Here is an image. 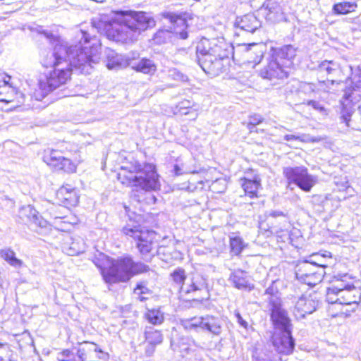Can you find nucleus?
Instances as JSON below:
<instances>
[{"instance_id":"1","label":"nucleus","mask_w":361,"mask_h":361,"mask_svg":"<svg viewBox=\"0 0 361 361\" xmlns=\"http://www.w3.org/2000/svg\"><path fill=\"white\" fill-rule=\"evenodd\" d=\"M88 35L80 30L77 34L78 43L69 47L51 34L46 35L54 44L53 51L49 52L42 61L44 66L54 68L47 78L49 90L65 84L70 78L72 68L80 73L90 74L99 62L100 44L95 39L89 40Z\"/></svg>"},{"instance_id":"2","label":"nucleus","mask_w":361,"mask_h":361,"mask_svg":"<svg viewBox=\"0 0 361 361\" xmlns=\"http://www.w3.org/2000/svg\"><path fill=\"white\" fill-rule=\"evenodd\" d=\"M154 18L143 11H119L105 25L109 39L122 43L137 41L140 34L155 26Z\"/></svg>"},{"instance_id":"3","label":"nucleus","mask_w":361,"mask_h":361,"mask_svg":"<svg viewBox=\"0 0 361 361\" xmlns=\"http://www.w3.org/2000/svg\"><path fill=\"white\" fill-rule=\"evenodd\" d=\"M94 263L100 269L104 281L110 284L126 282L133 275L147 272L149 269V267L143 263L134 262L129 256L113 259L104 254H99Z\"/></svg>"},{"instance_id":"4","label":"nucleus","mask_w":361,"mask_h":361,"mask_svg":"<svg viewBox=\"0 0 361 361\" xmlns=\"http://www.w3.org/2000/svg\"><path fill=\"white\" fill-rule=\"evenodd\" d=\"M232 48L224 38L208 39L204 38L197 46L198 63L209 74H214L221 66V61L227 58Z\"/></svg>"},{"instance_id":"5","label":"nucleus","mask_w":361,"mask_h":361,"mask_svg":"<svg viewBox=\"0 0 361 361\" xmlns=\"http://www.w3.org/2000/svg\"><path fill=\"white\" fill-rule=\"evenodd\" d=\"M361 300V291L354 286H345L343 283L332 284L327 288L326 301L331 304L343 305L342 312L346 316L355 312Z\"/></svg>"},{"instance_id":"6","label":"nucleus","mask_w":361,"mask_h":361,"mask_svg":"<svg viewBox=\"0 0 361 361\" xmlns=\"http://www.w3.org/2000/svg\"><path fill=\"white\" fill-rule=\"evenodd\" d=\"M264 296V300L269 303L274 328L280 332H291L290 319L286 311L281 307L280 293L274 283L266 289Z\"/></svg>"},{"instance_id":"7","label":"nucleus","mask_w":361,"mask_h":361,"mask_svg":"<svg viewBox=\"0 0 361 361\" xmlns=\"http://www.w3.org/2000/svg\"><path fill=\"white\" fill-rule=\"evenodd\" d=\"M134 171L137 174L131 178L133 186L144 191L159 189V175L154 164H145L143 166L137 164L135 166Z\"/></svg>"},{"instance_id":"8","label":"nucleus","mask_w":361,"mask_h":361,"mask_svg":"<svg viewBox=\"0 0 361 361\" xmlns=\"http://www.w3.org/2000/svg\"><path fill=\"white\" fill-rule=\"evenodd\" d=\"M283 173L289 183H295L305 192H310L317 182V178L310 174L307 169L303 166L286 167L283 170Z\"/></svg>"},{"instance_id":"9","label":"nucleus","mask_w":361,"mask_h":361,"mask_svg":"<svg viewBox=\"0 0 361 361\" xmlns=\"http://www.w3.org/2000/svg\"><path fill=\"white\" fill-rule=\"evenodd\" d=\"M180 324L185 330L188 331H197L198 329H201L215 335H219L221 332V326L219 319L210 315L183 319L181 320Z\"/></svg>"},{"instance_id":"10","label":"nucleus","mask_w":361,"mask_h":361,"mask_svg":"<svg viewBox=\"0 0 361 361\" xmlns=\"http://www.w3.org/2000/svg\"><path fill=\"white\" fill-rule=\"evenodd\" d=\"M123 232L137 241V247L142 254H147L151 251L156 237L154 231L136 226H126L123 228Z\"/></svg>"},{"instance_id":"11","label":"nucleus","mask_w":361,"mask_h":361,"mask_svg":"<svg viewBox=\"0 0 361 361\" xmlns=\"http://www.w3.org/2000/svg\"><path fill=\"white\" fill-rule=\"evenodd\" d=\"M259 74L264 79L272 80L287 78L288 71L280 63V61L271 55Z\"/></svg>"},{"instance_id":"12","label":"nucleus","mask_w":361,"mask_h":361,"mask_svg":"<svg viewBox=\"0 0 361 361\" xmlns=\"http://www.w3.org/2000/svg\"><path fill=\"white\" fill-rule=\"evenodd\" d=\"M361 100L360 92H345L341 100L342 110L341 118L345 123L346 126L350 127V116L353 113V106Z\"/></svg>"},{"instance_id":"13","label":"nucleus","mask_w":361,"mask_h":361,"mask_svg":"<svg viewBox=\"0 0 361 361\" xmlns=\"http://www.w3.org/2000/svg\"><path fill=\"white\" fill-rule=\"evenodd\" d=\"M264 48V46L262 44H239L235 48V51H243V56L246 62L257 64L263 56Z\"/></svg>"},{"instance_id":"14","label":"nucleus","mask_w":361,"mask_h":361,"mask_svg":"<svg viewBox=\"0 0 361 361\" xmlns=\"http://www.w3.org/2000/svg\"><path fill=\"white\" fill-rule=\"evenodd\" d=\"M47 163L56 170H62L67 173H73L76 165L69 159L59 154L57 150H51L49 157H46Z\"/></svg>"},{"instance_id":"15","label":"nucleus","mask_w":361,"mask_h":361,"mask_svg":"<svg viewBox=\"0 0 361 361\" xmlns=\"http://www.w3.org/2000/svg\"><path fill=\"white\" fill-rule=\"evenodd\" d=\"M272 342L276 351L280 354H290L295 346L291 332L276 333L273 336Z\"/></svg>"},{"instance_id":"16","label":"nucleus","mask_w":361,"mask_h":361,"mask_svg":"<svg viewBox=\"0 0 361 361\" xmlns=\"http://www.w3.org/2000/svg\"><path fill=\"white\" fill-rule=\"evenodd\" d=\"M318 301L314 300L311 296L301 297L296 302L293 314L297 319H303L306 314H312L316 310Z\"/></svg>"},{"instance_id":"17","label":"nucleus","mask_w":361,"mask_h":361,"mask_svg":"<svg viewBox=\"0 0 361 361\" xmlns=\"http://www.w3.org/2000/svg\"><path fill=\"white\" fill-rule=\"evenodd\" d=\"M166 18L170 20L171 24L170 30L174 35L183 39L188 38V32L186 31L188 25L185 18L175 13H167Z\"/></svg>"},{"instance_id":"18","label":"nucleus","mask_w":361,"mask_h":361,"mask_svg":"<svg viewBox=\"0 0 361 361\" xmlns=\"http://www.w3.org/2000/svg\"><path fill=\"white\" fill-rule=\"evenodd\" d=\"M287 70L292 65V59L296 55V49L291 45L273 50L271 54Z\"/></svg>"},{"instance_id":"19","label":"nucleus","mask_w":361,"mask_h":361,"mask_svg":"<svg viewBox=\"0 0 361 361\" xmlns=\"http://www.w3.org/2000/svg\"><path fill=\"white\" fill-rule=\"evenodd\" d=\"M235 25L241 30L253 33L261 27V22L253 14L237 18Z\"/></svg>"},{"instance_id":"20","label":"nucleus","mask_w":361,"mask_h":361,"mask_svg":"<svg viewBox=\"0 0 361 361\" xmlns=\"http://www.w3.org/2000/svg\"><path fill=\"white\" fill-rule=\"evenodd\" d=\"M57 198L66 206H75L79 197L75 189L71 185L62 186L56 192Z\"/></svg>"},{"instance_id":"21","label":"nucleus","mask_w":361,"mask_h":361,"mask_svg":"<svg viewBox=\"0 0 361 361\" xmlns=\"http://www.w3.org/2000/svg\"><path fill=\"white\" fill-rule=\"evenodd\" d=\"M205 288L204 279L201 276L196 274L188 277L185 282L180 286V293L189 294L198 290H202Z\"/></svg>"},{"instance_id":"22","label":"nucleus","mask_w":361,"mask_h":361,"mask_svg":"<svg viewBox=\"0 0 361 361\" xmlns=\"http://www.w3.org/2000/svg\"><path fill=\"white\" fill-rule=\"evenodd\" d=\"M106 56V66L109 70L119 69L130 65V60L129 59L125 58L123 56L118 54L112 50L108 51Z\"/></svg>"},{"instance_id":"23","label":"nucleus","mask_w":361,"mask_h":361,"mask_svg":"<svg viewBox=\"0 0 361 361\" xmlns=\"http://www.w3.org/2000/svg\"><path fill=\"white\" fill-rule=\"evenodd\" d=\"M174 173L176 176H180L188 173H199L203 169L197 165L196 161L193 158H190L180 165L176 164L173 168Z\"/></svg>"},{"instance_id":"24","label":"nucleus","mask_w":361,"mask_h":361,"mask_svg":"<svg viewBox=\"0 0 361 361\" xmlns=\"http://www.w3.org/2000/svg\"><path fill=\"white\" fill-rule=\"evenodd\" d=\"M264 6L265 7V16L267 20L276 23L284 18V13L278 3L269 1Z\"/></svg>"},{"instance_id":"25","label":"nucleus","mask_w":361,"mask_h":361,"mask_svg":"<svg viewBox=\"0 0 361 361\" xmlns=\"http://www.w3.org/2000/svg\"><path fill=\"white\" fill-rule=\"evenodd\" d=\"M242 187L246 195L250 197H257V192L261 186V179L259 176L255 175L253 178H242Z\"/></svg>"},{"instance_id":"26","label":"nucleus","mask_w":361,"mask_h":361,"mask_svg":"<svg viewBox=\"0 0 361 361\" xmlns=\"http://www.w3.org/2000/svg\"><path fill=\"white\" fill-rule=\"evenodd\" d=\"M133 69L144 74H154L157 71V66L153 61L147 59H142L137 62L130 60V65Z\"/></svg>"},{"instance_id":"27","label":"nucleus","mask_w":361,"mask_h":361,"mask_svg":"<svg viewBox=\"0 0 361 361\" xmlns=\"http://www.w3.org/2000/svg\"><path fill=\"white\" fill-rule=\"evenodd\" d=\"M229 280L233 286L238 289L249 288L250 284L247 279V274L245 271L238 269L233 271L230 276Z\"/></svg>"},{"instance_id":"28","label":"nucleus","mask_w":361,"mask_h":361,"mask_svg":"<svg viewBox=\"0 0 361 361\" xmlns=\"http://www.w3.org/2000/svg\"><path fill=\"white\" fill-rule=\"evenodd\" d=\"M331 258V252H325L324 254L313 253L306 259L313 265L317 267V270H323L324 268L328 267L327 262Z\"/></svg>"},{"instance_id":"29","label":"nucleus","mask_w":361,"mask_h":361,"mask_svg":"<svg viewBox=\"0 0 361 361\" xmlns=\"http://www.w3.org/2000/svg\"><path fill=\"white\" fill-rule=\"evenodd\" d=\"M317 267L310 263L307 259L299 262L295 268V276L296 278H302V276H307V275H311L314 272H318Z\"/></svg>"},{"instance_id":"30","label":"nucleus","mask_w":361,"mask_h":361,"mask_svg":"<svg viewBox=\"0 0 361 361\" xmlns=\"http://www.w3.org/2000/svg\"><path fill=\"white\" fill-rule=\"evenodd\" d=\"M0 256L7 263L15 268H20L23 265L21 259L16 257L14 251L10 248H5L0 250Z\"/></svg>"},{"instance_id":"31","label":"nucleus","mask_w":361,"mask_h":361,"mask_svg":"<svg viewBox=\"0 0 361 361\" xmlns=\"http://www.w3.org/2000/svg\"><path fill=\"white\" fill-rule=\"evenodd\" d=\"M144 317L153 325H160L164 321V314L159 309H147Z\"/></svg>"},{"instance_id":"32","label":"nucleus","mask_w":361,"mask_h":361,"mask_svg":"<svg viewBox=\"0 0 361 361\" xmlns=\"http://www.w3.org/2000/svg\"><path fill=\"white\" fill-rule=\"evenodd\" d=\"M23 212L25 214H28V218L32 224L36 226L41 228L46 227L47 221L44 220L41 216H39L37 212L30 206H27L23 209Z\"/></svg>"},{"instance_id":"33","label":"nucleus","mask_w":361,"mask_h":361,"mask_svg":"<svg viewBox=\"0 0 361 361\" xmlns=\"http://www.w3.org/2000/svg\"><path fill=\"white\" fill-rule=\"evenodd\" d=\"M68 248L66 251L68 255H76L85 251V244L84 240L80 237H75L72 239Z\"/></svg>"},{"instance_id":"34","label":"nucleus","mask_w":361,"mask_h":361,"mask_svg":"<svg viewBox=\"0 0 361 361\" xmlns=\"http://www.w3.org/2000/svg\"><path fill=\"white\" fill-rule=\"evenodd\" d=\"M145 340L148 343L159 345L163 341V335L159 330L147 327L145 331Z\"/></svg>"},{"instance_id":"35","label":"nucleus","mask_w":361,"mask_h":361,"mask_svg":"<svg viewBox=\"0 0 361 361\" xmlns=\"http://www.w3.org/2000/svg\"><path fill=\"white\" fill-rule=\"evenodd\" d=\"M324 273V270H319L318 272H314V274H311V275L297 278V279L310 286H314L322 281Z\"/></svg>"},{"instance_id":"36","label":"nucleus","mask_w":361,"mask_h":361,"mask_svg":"<svg viewBox=\"0 0 361 361\" xmlns=\"http://www.w3.org/2000/svg\"><path fill=\"white\" fill-rule=\"evenodd\" d=\"M356 8V3L344 1L334 4L333 11L336 14H347L354 11Z\"/></svg>"},{"instance_id":"37","label":"nucleus","mask_w":361,"mask_h":361,"mask_svg":"<svg viewBox=\"0 0 361 361\" xmlns=\"http://www.w3.org/2000/svg\"><path fill=\"white\" fill-rule=\"evenodd\" d=\"M284 140L286 141L298 140L302 142H318L323 139L321 137H312L310 135L302 134L300 135H286Z\"/></svg>"},{"instance_id":"38","label":"nucleus","mask_w":361,"mask_h":361,"mask_svg":"<svg viewBox=\"0 0 361 361\" xmlns=\"http://www.w3.org/2000/svg\"><path fill=\"white\" fill-rule=\"evenodd\" d=\"M338 71V65L332 61H324L320 63L318 68V73L323 75L325 73L327 75L332 74Z\"/></svg>"},{"instance_id":"39","label":"nucleus","mask_w":361,"mask_h":361,"mask_svg":"<svg viewBox=\"0 0 361 361\" xmlns=\"http://www.w3.org/2000/svg\"><path fill=\"white\" fill-rule=\"evenodd\" d=\"M230 247L231 252L238 255L245 247V244L241 238L235 236L230 238Z\"/></svg>"},{"instance_id":"40","label":"nucleus","mask_w":361,"mask_h":361,"mask_svg":"<svg viewBox=\"0 0 361 361\" xmlns=\"http://www.w3.org/2000/svg\"><path fill=\"white\" fill-rule=\"evenodd\" d=\"M172 33L171 30H160L154 34L153 40L156 44L166 43L171 39Z\"/></svg>"},{"instance_id":"41","label":"nucleus","mask_w":361,"mask_h":361,"mask_svg":"<svg viewBox=\"0 0 361 361\" xmlns=\"http://www.w3.org/2000/svg\"><path fill=\"white\" fill-rule=\"evenodd\" d=\"M173 281L178 286L179 288L180 289L181 285L185 282L188 277L185 276V271L182 269H176L171 274Z\"/></svg>"},{"instance_id":"42","label":"nucleus","mask_w":361,"mask_h":361,"mask_svg":"<svg viewBox=\"0 0 361 361\" xmlns=\"http://www.w3.org/2000/svg\"><path fill=\"white\" fill-rule=\"evenodd\" d=\"M0 88L16 89L17 87L11 81L10 75L0 73Z\"/></svg>"},{"instance_id":"43","label":"nucleus","mask_w":361,"mask_h":361,"mask_svg":"<svg viewBox=\"0 0 361 361\" xmlns=\"http://www.w3.org/2000/svg\"><path fill=\"white\" fill-rule=\"evenodd\" d=\"M307 104L312 106L315 110H317L324 116H326L328 114L327 110L318 102L310 100L308 101Z\"/></svg>"},{"instance_id":"44","label":"nucleus","mask_w":361,"mask_h":361,"mask_svg":"<svg viewBox=\"0 0 361 361\" xmlns=\"http://www.w3.org/2000/svg\"><path fill=\"white\" fill-rule=\"evenodd\" d=\"M170 76L175 80L185 82L187 81L188 78L180 71L173 69L170 71Z\"/></svg>"},{"instance_id":"45","label":"nucleus","mask_w":361,"mask_h":361,"mask_svg":"<svg viewBox=\"0 0 361 361\" xmlns=\"http://www.w3.org/2000/svg\"><path fill=\"white\" fill-rule=\"evenodd\" d=\"M263 118L259 114H253L250 117V121L248 123V127L251 130V126L254 127L256 125L262 123Z\"/></svg>"},{"instance_id":"46","label":"nucleus","mask_w":361,"mask_h":361,"mask_svg":"<svg viewBox=\"0 0 361 361\" xmlns=\"http://www.w3.org/2000/svg\"><path fill=\"white\" fill-rule=\"evenodd\" d=\"M359 74H355L352 78V82L354 84V86L352 87V90H355V89H361V70L359 69Z\"/></svg>"},{"instance_id":"47","label":"nucleus","mask_w":361,"mask_h":361,"mask_svg":"<svg viewBox=\"0 0 361 361\" xmlns=\"http://www.w3.org/2000/svg\"><path fill=\"white\" fill-rule=\"evenodd\" d=\"M72 355L69 350H65L58 355L57 359L59 361H69Z\"/></svg>"},{"instance_id":"48","label":"nucleus","mask_w":361,"mask_h":361,"mask_svg":"<svg viewBox=\"0 0 361 361\" xmlns=\"http://www.w3.org/2000/svg\"><path fill=\"white\" fill-rule=\"evenodd\" d=\"M180 352L183 356L191 354L193 352V349L190 345H188L185 343H182L180 346Z\"/></svg>"},{"instance_id":"49","label":"nucleus","mask_w":361,"mask_h":361,"mask_svg":"<svg viewBox=\"0 0 361 361\" xmlns=\"http://www.w3.org/2000/svg\"><path fill=\"white\" fill-rule=\"evenodd\" d=\"M48 96V92H34L33 97L36 100L41 101Z\"/></svg>"},{"instance_id":"50","label":"nucleus","mask_w":361,"mask_h":361,"mask_svg":"<svg viewBox=\"0 0 361 361\" xmlns=\"http://www.w3.org/2000/svg\"><path fill=\"white\" fill-rule=\"evenodd\" d=\"M71 145L67 142L62 143L60 146H59L58 149H56L55 150L58 151V154H60V153L65 154L66 151H68V147H70Z\"/></svg>"},{"instance_id":"51","label":"nucleus","mask_w":361,"mask_h":361,"mask_svg":"<svg viewBox=\"0 0 361 361\" xmlns=\"http://www.w3.org/2000/svg\"><path fill=\"white\" fill-rule=\"evenodd\" d=\"M157 345L148 343L145 349V353L147 356H151L153 355L155 350V347Z\"/></svg>"},{"instance_id":"52","label":"nucleus","mask_w":361,"mask_h":361,"mask_svg":"<svg viewBox=\"0 0 361 361\" xmlns=\"http://www.w3.org/2000/svg\"><path fill=\"white\" fill-rule=\"evenodd\" d=\"M268 216L271 217L286 216L285 214L279 210L270 211L268 214Z\"/></svg>"},{"instance_id":"53","label":"nucleus","mask_w":361,"mask_h":361,"mask_svg":"<svg viewBox=\"0 0 361 361\" xmlns=\"http://www.w3.org/2000/svg\"><path fill=\"white\" fill-rule=\"evenodd\" d=\"M145 290H147V288H145L142 284H137L136 288L134 290V292L135 294L142 295L145 293Z\"/></svg>"},{"instance_id":"54","label":"nucleus","mask_w":361,"mask_h":361,"mask_svg":"<svg viewBox=\"0 0 361 361\" xmlns=\"http://www.w3.org/2000/svg\"><path fill=\"white\" fill-rule=\"evenodd\" d=\"M235 317H237L238 322L240 324V325L244 328H247V323L243 319L239 312L235 313Z\"/></svg>"},{"instance_id":"55","label":"nucleus","mask_w":361,"mask_h":361,"mask_svg":"<svg viewBox=\"0 0 361 361\" xmlns=\"http://www.w3.org/2000/svg\"><path fill=\"white\" fill-rule=\"evenodd\" d=\"M336 82L335 80H329V79H328L326 81H319L318 82H319V84L320 85H319V86H318L317 87H318V88H322V84H324V85H326V86L327 87H330L329 85L331 84V85H333L334 84V82Z\"/></svg>"},{"instance_id":"56","label":"nucleus","mask_w":361,"mask_h":361,"mask_svg":"<svg viewBox=\"0 0 361 361\" xmlns=\"http://www.w3.org/2000/svg\"><path fill=\"white\" fill-rule=\"evenodd\" d=\"M8 349V345L6 343H0V354L6 351ZM2 361V360H0Z\"/></svg>"},{"instance_id":"57","label":"nucleus","mask_w":361,"mask_h":361,"mask_svg":"<svg viewBox=\"0 0 361 361\" xmlns=\"http://www.w3.org/2000/svg\"><path fill=\"white\" fill-rule=\"evenodd\" d=\"M189 104H190V102L187 101V102H181L180 104V109H187L189 107Z\"/></svg>"},{"instance_id":"58","label":"nucleus","mask_w":361,"mask_h":361,"mask_svg":"<svg viewBox=\"0 0 361 361\" xmlns=\"http://www.w3.org/2000/svg\"><path fill=\"white\" fill-rule=\"evenodd\" d=\"M254 361H267V360L264 358L257 357L254 359Z\"/></svg>"},{"instance_id":"59","label":"nucleus","mask_w":361,"mask_h":361,"mask_svg":"<svg viewBox=\"0 0 361 361\" xmlns=\"http://www.w3.org/2000/svg\"><path fill=\"white\" fill-rule=\"evenodd\" d=\"M307 85L309 86L308 87H305V85L304 86H301L302 88H309V89H311L313 90V87H312V84H307Z\"/></svg>"},{"instance_id":"60","label":"nucleus","mask_w":361,"mask_h":361,"mask_svg":"<svg viewBox=\"0 0 361 361\" xmlns=\"http://www.w3.org/2000/svg\"><path fill=\"white\" fill-rule=\"evenodd\" d=\"M139 299H140V300L143 301V300H145L146 298H145V297H143V296L140 295V296L139 297Z\"/></svg>"},{"instance_id":"61","label":"nucleus","mask_w":361,"mask_h":361,"mask_svg":"<svg viewBox=\"0 0 361 361\" xmlns=\"http://www.w3.org/2000/svg\"><path fill=\"white\" fill-rule=\"evenodd\" d=\"M197 117V114L195 113L194 114V117L192 118V119L195 120V119H196Z\"/></svg>"},{"instance_id":"62","label":"nucleus","mask_w":361,"mask_h":361,"mask_svg":"<svg viewBox=\"0 0 361 361\" xmlns=\"http://www.w3.org/2000/svg\"><path fill=\"white\" fill-rule=\"evenodd\" d=\"M42 90H45V87H41Z\"/></svg>"},{"instance_id":"63","label":"nucleus","mask_w":361,"mask_h":361,"mask_svg":"<svg viewBox=\"0 0 361 361\" xmlns=\"http://www.w3.org/2000/svg\"><path fill=\"white\" fill-rule=\"evenodd\" d=\"M183 114H188V112H183Z\"/></svg>"},{"instance_id":"64","label":"nucleus","mask_w":361,"mask_h":361,"mask_svg":"<svg viewBox=\"0 0 361 361\" xmlns=\"http://www.w3.org/2000/svg\"><path fill=\"white\" fill-rule=\"evenodd\" d=\"M2 360V361H11V360Z\"/></svg>"}]
</instances>
